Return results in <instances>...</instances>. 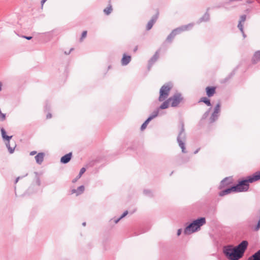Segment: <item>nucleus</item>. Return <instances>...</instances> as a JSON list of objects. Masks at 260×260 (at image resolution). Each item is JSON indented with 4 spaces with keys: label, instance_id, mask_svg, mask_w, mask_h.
Returning a JSON list of instances; mask_svg holds the SVG:
<instances>
[{
    "label": "nucleus",
    "instance_id": "1",
    "mask_svg": "<svg viewBox=\"0 0 260 260\" xmlns=\"http://www.w3.org/2000/svg\"><path fill=\"white\" fill-rule=\"evenodd\" d=\"M247 246V241H243L237 247H234L233 245L224 246L223 251L228 259L238 260L242 257Z\"/></svg>",
    "mask_w": 260,
    "mask_h": 260
},
{
    "label": "nucleus",
    "instance_id": "2",
    "mask_svg": "<svg viewBox=\"0 0 260 260\" xmlns=\"http://www.w3.org/2000/svg\"><path fill=\"white\" fill-rule=\"evenodd\" d=\"M260 179V172H256L253 175L249 176L247 179L240 181L236 186H233L234 192L246 191L249 188V183Z\"/></svg>",
    "mask_w": 260,
    "mask_h": 260
},
{
    "label": "nucleus",
    "instance_id": "3",
    "mask_svg": "<svg viewBox=\"0 0 260 260\" xmlns=\"http://www.w3.org/2000/svg\"><path fill=\"white\" fill-rule=\"evenodd\" d=\"M183 98L180 93H176L165 101L160 106L161 109L168 108L170 105L173 107L178 106L183 101Z\"/></svg>",
    "mask_w": 260,
    "mask_h": 260
},
{
    "label": "nucleus",
    "instance_id": "4",
    "mask_svg": "<svg viewBox=\"0 0 260 260\" xmlns=\"http://www.w3.org/2000/svg\"><path fill=\"white\" fill-rule=\"evenodd\" d=\"M206 223V219L204 217H202L193 221L187 226L185 230V234H190L200 229V227Z\"/></svg>",
    "mask_w": 260,
    "mask_h": 260
},
{
    "label": "nucleus",
    "instance_id": "5",
    "mask_svg": "<svg viewBox=\"0 0 260 260\" xmlns=\"http://www.w3.org/2000/svg\"><path fill=\"white\" fill-rule=\"evenodd\" d=\"M171 88L172 86L169 84L164 85L160 88L158 98L159 102H162L168 98Z\"/></svg>",
    "mask_w": 260,
    "mask_h": 260
},
{
    "label": "nucleus",
    "instance_id": "6",
    "mask_svg": "<svg viewBox=\"0 0 260 260\" xmlns=\"http://www.w3.org/2000/svg\"><path fill=\"white\" fill-rule=\"evenodd\" d=\"M220 110V104H217L215 107L214 111L211 117V122H213L215 119L217 118L218 116V114L219 113Z\"/></svg>",
    "mask_w": 260,
    "mask_h": 260
},
{
    "label": "nucleus",
    "instance_id": "7",
    "mask_svg": "<svg viewBox=\"0 0 260 260\" xmlns=\"http://www.w3.org/2000/svg\"><path fill=\"white\" fill-rule=\"evenodd\" d=\"M158 13H157L155 16H153L152 19L148 22L146 25V29L147 30H150L152 28L154 23L155 22L156 19L158 18Z\"/></svg>",
    "mask_w": 260,
    "mask_h": 260
},
{
    "label": "nucleus",
    "instance_id": "8",
    "mask_svg": "<svg viewBox=\"0 0 260 260\" xmlns=\"http://www.w3.org/2000/svg\"><path fill=\"white\" fill-rule=\"evenodd\" d=\"M216 87L213 86H208L206 88L207 95L209 97L213 96L215 93Z\"/></svg>",
    "mask_w": 260,
    "mask_h": 260
},
{
    "label": "nucleus",
    "instance_id": "9",
    "mask_svg": "<svg viewBox=\"0 0 260 260\" xmlns=\"http://www.w3.org/2000/svg\"><path fill=\"white\" fill-rule=\"evenodd\" d=\"M158 111H156L155 112V114L153 116H150L145 121V122L141 126V130H144L145 128H146L148 123H149V122L153 118L155 117L156 116H157V115H158Z\"/></svg>",
    "mask_w": 260,
    "mask_h": 260
},
{
    "label": "nucleus",
    "instance_id": "10",
    "mask_svg": "<svg viewBox=\"0 0 260 260\" xmlns=\"http://www.w3.org/2000/svg\"><path fill=\"white\" fill-rule=\"evenodd\" d=\"M72 157V153H69L63 156L61 159L60 161L63 164H66L69 162Z\"/></svg>",
    "mask_w": 260,
    "mask_h": 260
},
{
    "label": "nucleus",
    "instance_id": "11",
    "mask_svg": "<svg viewBox=\"0 0 260 260\" xmlns=\"http://www.w3.org/2000/svg\"><path fill=\"white\" fill-rule=\"evenodd\" d=\"M260 60V51L256 52L251 59L252 63L255 64Z\"/></svg>",
    "mask_w": 260,
    "mask_h": 260
},
{
    "label": "nucleus",
    "instance_id": "12",
    "mask_svg": "<svg viewBox=\"0 0 260 260\" xmlns=\"http://www.w3.org/2000/svg\"><path fill=\"white\" fill-rule=\"evenodd\" d=\"M44 155V153H39L35 156L36 162L39 164H41L43 161Z\"/></svg>",
    "mask_w": 260,
    "mask_h": 260
},
{
    "label": "nucleus",
    "instance_id": "13",
    "mask_svg": "<svg viewBox=\"0 0 260 260\" xmlns=\"http://www.w3.org/2000/svg\"><path fill=\"white\" fill-rule=\"evenodd\" d=\"M131 60V57L130 56L124 54L121 59V63L124 66L126 65L130 62Z\"/></svg>",
    "mask_w": 260,
    "mask_h": 260
},
{
    "label": "nucleus",
    "instance_id": "14",
    "mask_svg": "<svg viewBox=\"0 0 260 260\" xmlns=\"http://www.w3.org/2000/svg\"><path fill=\"white\" fill-rule=\"evenodd\" d=\"M233 183V180L232 178H226L223 180L221 182V185L222 187H225Z\"/></svg>",
    "mask_w": 260,
    "mask_h": 260
},
{
    "label": "nucleus",
    "instance_id": "15",
    "mask_svg": "<svg viewBox=\"0 0 260 260\" xmlns=\"http://www.w3.org/2000/svg\"><path fill=\"white\" fill-rule=\"evenodd\" d=\"M232 192H234V189H233V186L231 188H228L220 192L219 195L222 197L227 194L230 193Z\"/></svg>",
    "mask_w": 260,
    "mask_h": 260
},
{
    "label": "nucleus",
    "instance_id": "16",
    "mask_svg": "<svg viewBox=\"0 0 260 260\" xmlns=\"http://www.w3.org/2000/svg\"><path fill=\"white\" fill-rule=\"evenodd\" d=\"M84 190V186L82 185L78 187L77 189H73L72 192V193H77V195L80 194L83 192Z\"/></svg>",
    "mask_w": 260,
    "mask_h": 260
},
{
    "label": "nucleus",
    "instance_id": "17",
    "mask_svg": "<svg viewBox=\"0 0 260 260\" xmlns=\"http://www.w3.org/2000/svg\"><path fill=\"white\" fill-rule=\"evenodd\" d=\"M1 133L2 137L4 139L7 140V141H10V140L11 139L12 136H8L6 135V132L5 131L4 128H1Z\"/></svg>",
    "mask_w": 260,
    "mask_h": 260
},
{
    "label": "nucleus",
    "instance_id": "18",
    "mask_svg": "<svg viewBox=\"0 0 260 260\" xmlns=\"http://www.w3.org/2000/svg\"><path fill=\"white\" fill-rule=\"evenodd\" d=\"M248 260H260V250L249 257Z\"/></svg>",
    "mask_w": 260,
    "mask_h": 260
},
{
    "label": "nucleus",
    "instance_id": "19",
    "mask_svg": "<svg viewBox=\"0 0 260 260\" xmlns=\"http://www.w3.org/2000/svg\"><path fill=\"white\" fill-rule=\"evenodd\" d=\"M7 146L9 150V152L12 153L14 152V150L15 149V148L16 147V144L15 143L13 144L12 145L10 144V141H7Z\"/></svg>",
    "mask_w": 260,
    "mask_h": 260
},
{
    "label": "nucleus",
    "instance_id": "20",
    "mask_svg": "<svg viewBox=\"0 0 260 260\" xmlns=\"http://www.w3.org/2000/svg\"><path fill=\"white\" fill-rule=\"evenodd\" d=\"M199 102H203L208 106H211L210 100L207 98L206 97L202 98L200 99Z\"/></svg>",
    "mask_w": 260,
    "mask_h": 260
},
{
    "label": "nucleus",
    "instance_id": "21",
    "mask_svg": "<svg viewBox=\"0 0 260 260\" xmlns=\"http://www.w3.org/2000/svg\"><path fill=\"white\" fill-rule=\"evenodd\" d=\"M112 11V8L111 5H110L109 7H107L104 10V12L106 15L110 14L111 13Z\"/></svg>",
    "mask_w": 260,
    "mask_h": 260
},
{
    "label": "nucleus",
    "instance_id": "22",
    "mask_svg": "<svg viewBox=\"0 0 260 260\" xmlns=\"http://www.w3.org/2000/svg\"><path fill=\"white\" fill-rule=\"evenodd\" d=\"M86 171V169L85 168H81V169L80 170V171L79 172V174L77 178V179L80 178L81 176L83 175V174Z\"/></svg>",
    "mask_w": 260,
    "mask_h": 260
},
{
    "label": "nucleus",
    "instance_id": "23",
    "mask_svg": "<svg viewBox=\"0 0 260 260\" xmlns=\"http://www.w3.org/2000/svg\"><path fill=\"white\" fill-rule=\"evenodd\" d=\"M179 144L180 147L182 149V151L184 153L185 152L184 144L182 142L180 141Z\"/></svg>",
    "mask_w": 260,
    "mask_h": 260
},
{
    "label": "nucleus",
    "instance_id": "24",
    "mask_svg": "<svg viewBox=\"0 0 260 260\" xmlns=\"http://www.w3.org/2000/svg\"><path fill=\"white\" fill-rule=\"evenodd\" d=\"M238 28L240 29V30H241V31L242 32H243V24H242V22H239V24H238Z\"/></svg>",
    "mask_w": 260,
    "mask_h": 260
},
{
    "label": "nucleus",
    "instance_id": "25",
    "mask_svg": "<svg viewBox=\"0 0 260 260\" xmlns=\"http://www.w3.org/2000/svg\"><path fill=\"white\" fill-rule=\"evenodd\" d=\"M246 20V16L245 15H242L240 17V20L239 22H241L242 23H244Z\"/></svg>",
    "mask_w": 260,
    "mask_h": 260
},
{
    "label": "nucleus",
    "instance_id": "26",
    "mask_svg": "<svg viewBox=\"0 0 260 260\" xmlns=\"http://www.w3.org/2000/svg\"><path fill=\"white\" fill-rule=\"evenodd\" d=\"M87 35V31H84L81 36V40H83L84 38H85L86 37Z\"/></svg>",
    "mask_w": 260,
    "mask_h": 260
},
{
    "label": "nucleus",
    "instance_id": "27",
    "mask_svg": "<svg viewBox=\"0 0 260 260\" xmlns=\"http://www.w3.org/2000/svg\"><path fill=\"white\" fill-rule=\"evenodd\" d=\"M260 229V219L258 220L257 225L254 228V230L257 231Z\"/></svg>",
    "mask_w": 260,
    "mask_h": 260
},
{
    "label": "nucleus",
    "instance_id": "28",
    "mask_svg": "<svg viewBox=\"0 0 260 260\" xmlns=\"http://www.w3.org/2000/svg\"><path fill=\"white\" fill-rule=\"evenodd\" d=\"M127 214H128V211H125L123 213V214L120 217V219H122V218L124 217Z\"/></svg>",
    "mask_w": 260,
    "mask_h": 260
},
{
    "label": "nucleus",
    "instance_id": "29",
    "mask_svg": "<svg viewBox=\"0 0 260 260\" xmlns=\"http://www.w3.org/2000/svg\"><path fill=\"white\" fill-rule=\"evenodd\" d=\"M46 117H47V118H48V119L51 118L52 117V115L50 113H48Z\"/></svg>",
    "mask_w": 260,
    "mask_h": 260
},
{
    "label": "nucleus",
    "instance_id": "30",
    "mask_svg": "<svg viewBox=\"0 0 260 260\" xmlns=\"http://www.w3.org/2000/svg\"><path fill=\"white\" fill-rule=\"evenodd\" d=\"M37 153V152L35 151H31L30 152V155H34L35 154H36Z\"/></svg>",
    "mask_w": 260,
    "mask_h": 260
},
{
    "label": "nucleus",
    "instance_id": "31",
    "mask_svg": "<svg viewBox=\"0 0 260 260\" xmlns=\"http://www.w3.org/2000/svg\"><path fill=\"white\" fill-rule=\"evenodd\" d=\"M181 233V229H179L177 231V236H179Z\"/></svg>",
    "mask_w": 260,
    "mask_h": 260
},
{
    "label": "nucleus",
    "instance_id": "32",
    "mask_svg": "<svg viewBox=\"0 0 260 260\" xmlns=\"http://www.w3.org/2000/svg\"><path fill=\"white\" fill-rule=\"evenodd\" d=\"M158 57V54L156 53L154 56H153V58H155V60H156Z\"/></svg>",
    "mask_w": 260,
    "mask_h": 260
},
{
    "label": "nucleus",
    "instance_id": "33",
    "mask_svg": "<svg viewBox=\"0 0 260 260\" xmlns=\"http://www.w3.org/2000/svg\"><path fill=\"white\" fill-rule=\"evenodd\" d=\"M120 219H120V217H119L118 219H117L115 220L114 221L115 223H118V222Z\"/></svg>",
    "mask_w": 260,
    "mask_h": 260
},
{
    "label": "nucleus",
    "instance_id": "34",
    "mask_svg": "<svg viewBox=\"0 0 260 260\" xmlns=\"http://www.w3.org/2000/svg\"><path fill=\"white\" fill-rule=\"evenodd\" d=\"M24 38H26L27 40H30L32 38L31 37H24Z\"/></svg>",
    "mask_w": 260,
    "mask_h": 260
},
{
    "label": "nucleus",
    "instance_id": "35",
    "mask_svg": "<svg viewBox=\"0 0 260 260\" xmlns=\"http://www.w3.org/2000/svg\"><path fill=\"white\" fill-rule=\"evenodd\" d=\"M200 150V148H198L197 150H196L194 152V154H196L198 152V151Z\"/></svg>",
    "mask_w": 260,
    "mask_h": 260
},
{
    "label": "nucleus",
    "instance_id": "36",
    "mask_svg": "<svg viewBox=\"0 0 260 260\" xmlns=\"http://www.w3.org/2000/svg\"><path fill=\"white\" fill-rule=\"evenodd\" d=\"M46 1H47V0H42V1L41 3H42V6L43 5V4L45 3V2H46Z\"/></svg>",
    "mask_w": 260,
    "mask_h": 260
},
{
    "label": "nucleus",
    "instance_id": "37",
    "mask_svg": "<svg viewBox=\"0 0 260 260\" xmlns=\"http://www.w3.org/2000/svg\"><path fill=\"white\" fill-rule=\"evenodd\" d=\"M2 84L1 82H0V91L2 89Z\"/></svg>",
    "mask_w": 260,
    "mask_h": 260
},
{
    "label": "nucleus",
    "instance_id": "38",
    "mask_svg": "<svg viewBox=\"0 0 260 260\" xmlns=\"http://www.w3.org/2000/svg\"><path fill=\"white\" fill-rule=\"evenodd\" d=\"M207 115H208V114H206H206H204V118H206V117H207Z\"/></svg>",
    "mask_w": 260,
    "mask_h": 260
},
{
    "label": "nucleus",
    "instance_id": "39",
    "mask_svg": "<svg viewBox=\"0 0 260 260\" xmlns=\"http://www.w3.org/2000/svg\"><path fill=\"white\" fill-rule=\"evenodd\" d=\"M137 50V47H136L135 49V51H136V50Z\"/></svg>",
    "mask_w": 260,
    "mask_h": 260
}]
</instances>
